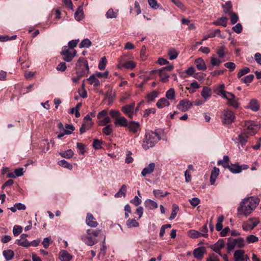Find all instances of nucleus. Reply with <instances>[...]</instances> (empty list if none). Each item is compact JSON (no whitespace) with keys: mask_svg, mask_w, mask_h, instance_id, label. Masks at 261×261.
<instances>
[{"mask_svg":"<svg viewBox=\"0 0 261 261\" xmlns=\"http://www.w3.org/2000/svg\"><path fill=\"white\" fill-rule=\"evenodd\" d=\"M178 54V52L175 49L173 48L169 49L168 52L170 60H173L176 59Z\"/></svg>","mask_w":261,"mask_h":261,"instance_id":"58836bf2","label":"nucleus"},{"mask_svg":"<svg viewBox=\"0 0 261 261\" xmlns=\"http://www.w3.org/2000/svg\"><path fill=\"white\" fill-rule=\"evenodd\" d=\"M59 154L63 158L66 159H70L73 156L74 152L71 149H70L65 151L60 152Z\"/></svg>","mask_w":261,"mask_h":261,"instance_id":"a19ab883","label":"nucleus"},{"mask_svg":"<svg viewBox=\"0 0 261 261\" xmlns=\"http://www.w3.org/2000/svg\"><path fill=\"white\" fill-rule=\"evenodd\" d=\"M126 186L123 185L119 190L115 194L114 196L116 198L125 197L126 196Z\"/></svg>","mask_w":261,"mask_h":261,"instance_id":"f704fd0d","label":"nucleus"},{"mask_svg":"<svg viewBox=\"0 0 261 261\" xmlns=\"http://www.w3.org/2000/svg\"><path fill=\"white\" fill-rule=\"evenodd\" d=\"M92 44L91 41L88 38L83 39L80 43V48H89Z\"/></svg>","mask_w":261,"mask_h":261,"instance_id":"49530a36","label":"nucleus"},{"mask_svg":"<svg viewBox=\"0 0 261 261\" xmlns=\"http://www.w3.org/2000/svg\"><path fill=\"white\" fill-rule=\"evenodd\" d=\"M230 16V22L232 24H234L237 23L239 20L238 15L234 12H232L229 14Z\"/></svg>","mask_w":261,"mask_h":261,"instance_id":"052dcab7","label":"nucleus"},{"mask_svg":"<svg viewBox=\"0 0 261 261\" xmlns=\"http://www.w3.org/2000/svg\"><path fill=\"white\" fill-rule=\"evenodd\" d=\"M84 17V13L83 8L79 7L76 11L74 13V18L77 21L81 20Z\"/></svg>","mask_w":261,"mask_h":261,"instance_id":"e433bc0d","label":"nucleus"},{"mask_svg":"<svg viewBox=\"0 0 261 261\" xmlns=\"http://www.w3.org/2000/svg\"><path fill=\"white\" fill-rule=\"evenodd\" d=\"M216 53L220 58H223L225 56V47L221 46L217 49Z\"/></svg>","mask_w":261,"mask_h":261,"instance_id":"6e6d98bb","label":"nucleus"},{"mask_svg":"<svg viewBox=\"0 0 261 261\" xmlns=\"http://www.w3.org/2000/svg\"><path fill=\"white\" fill-rule=\"evenodd\" d=\"M193 106L192 102L187 99L181 100L177 105V109L182 112H186L190 109Z\"/></svg>","mask_w":261,"mask_h":261,"instance_id":"9b49d317","label":"nucleus"},{"mask_svg":"<svg viewBox=\"0 0 261 261\" xmlns=\"http://www.w3.org/2000/svg\"><path fill=\"white\" fill-rule=\"evenodd\" d=\"M128 127L129 130L134 134L137 133L140 128V125L138 122L136 121H130L128 122Z\"/></svg>","mask_w":261,"mask_h":261,"instance_id":"dca6fc26","label":"nucleus"},{"mask_svg":"<svg viewBox=\"0 0 261 261\" xmlns=\"http://www.w3.org/2000/svg\"><path fill=\"white\" fill-rule=\"evenodd\" d=\"M153 193L154 196L156 197H165L168 194H169V193L168 192H164L163 191L161 190H154L153 191Z\"/></svg>","mask_w":261,"mask_h":261,"instance_id":"603ef678","label":"nucleus"},{"mask_svg":"<svg viewBox=\"0 0 261 261\" xmlns=\"http://www.w3.org/2000/svg\"><path fill=\"white\" fill-rule=\"evenodd\" d=\"M86 224L91 227H96L98 225V223L95 220L93 215L91 213H87L86 218Z\"/></svg>","mask_w":261,"mask_h":261,"instance_id":"2eb2a0df","label":"nucleus"},{"mask_svg":"<svg viewBox=\"0 0 261 261\" xmlns=\"http://www.w3.org/2000/svg\"><path fill=\"white\" fill-rule=\"evenodd\" d=\"M222 7L223 9L224 13L225 14L229 15L233 12L232 11V5L230 1H227L225 4H222Z\"/></svg>","mask_w":261,"mask_h":261,"instance_id":"c85d7f7f","label":"nucleus"},{"mask_svg":"<svg viewBox=\"0 0 261 261\" xmlns=\"http://www.w3.org/2000/svg\"><path fill=\"white\" fill-rule=\"evenodd\" d=\"M148 3L150 7L154 10H156L159 7V4L156 0H148Z\"/></svg>","mask_w":261,"mask_h":261,"instance_id":"338daca9","label":"nucleus"},{"mask_svg":"<svg viewBox=\"0 0 261 261\" xmlns=\"http://www.w3.org/2000/svg\"><path fill=\"white\" fill-rule=\"evenodd\" d=\"M225 85L224 84H219L216 85L214 88V92L217 94L218 96H221L222 98H224L226 97L227 93L229 92L226 91L225 90Z\"/></svg>","mask_w":261,"mask_h":261,"instance_id":"ddd939ff","label":"nucleus"},{"mask_svg":"<svg viewBox=\"0 0 261 261\" xmlns=\"http://www.w3.org/2000/svg\"><path fill=\"white\" fill-rule=\"evenodd\" d=\"M53 243V240H51V237H48L46 238H45L42 242V244L43 246V247L45 249H47L48 248L49 244Z\"/></svg>","mask_w":261,"mask_h":261,"instance_id":"5fc2aeb1","label":"nucleus"},{"mask_svg":"<svg viewBox=\"0 0 261 261\" xmlns=\"http://www.w3.org/2000/svg\"><path fill=\"white\" fill-rule=\"evenodd\" d=\"M166 97L168 100L175 99V92L173 88H170L166 92Z\"/></svg>","mask_w":261,"mask_h":261,"instance_id":"37998d69","label":"nucleus"},{"mask_svg":"<svg viewBox=\"0 0 261 261\" xmlns=\"http://www.w3.org/2000/svg\"><path fill=\"white\" fill-rule=\"evenodd\" d=\"M122 66L127 69H132L135 67L136 64L133 61H129L123 64Z\"/></svg>","mask_w":261,"mask_h":261,"instance_id":"0e129e2a","label":"nucleus"},{"mask_svg":"<svg viewBox=\"0 0 261 261\" xmlns=\"http://www.w3.org/2000/svg\"><path fill=\"white\" fill-rule=\"evenodd\" d=\"M155 164L154 163H150L148 165L144 168L141 172L142 176H145L147 174L152 173L155 169Z\"/></svg>","mask_w":261,"mask_h":261,"instance_id":"f3484780","label":"nucleus"},{"mask_svg":"<svg viewBox=\"0 0 261 261\" xmlns=\"http://www.w3.org/2000/svg\"><path fill=\"white\" fill-rule=\"evenodd\" d=\"M61 55L63 56V60L67 62H69L72 60L73 58L76 54V51L74 50L72 53L70 51V49L67 46L62 47Z\"/></svg>","mask_w":261,"mask_h":261,"instance_id":"6e6552de","label":"nucleus"},{"mask_svg":"<svg viewBox=\"0 0 261 261\" xmlns=\"http://www.w3.org/2000/svg\"><path fill=\"white\" fill-rule=\"evenodd\" d=\"M76 147L79 154H84L86 152V145L83 143L77 142L76 143Z\"/></svg>","mask_w":261,"mask_h":261,"instance_id":"3c124183","label":"nucleus"},{"mask_svg":"<svg viewBox=\"0 0 261 261\" xmlns=\"http://www.w3.org/2000/svg\"><path fill=\"white\" fill-rule=\"evenodd\" d=\"M159 92L157 90H154L148 93L146 96V99L148 102H152L159 96Z\"/></svg>","mask_w":261,"mask_h":261,"instance_id":"7c9ffc66","label":"nucleus"},{"mask_svg":"<svg viewBox=\"0 0 261 261\" xmlns=\"http://www.w3.org/2000/svg\"><path fill=\"white\" fill-rule=\"evenodd\" d=\"M254 77V76L253 74H249L241 79V81L247 85H249V84L253 81Z\"/></svg>","mask_w":261,"mask_h":261,"instance_id":"8fccbe9b","label":"nucleus"},{"mask_svg":"<svg viewBox=\"0 0 261 261\" xmlns=\"http://www.w3.org/2000/svg\"><path fill=\"white\" fill-rule=\"evenodd\" d=\"M159 73L162 82L166 83L168 81L169 75L166 72L164 71V70H162L161 69H159Z\"/></svg>","mask_w":261,"mask_h":261,"instance_id":"79ce46f5","label":"nucleus"},{"mask_svg":"<svg viewBox=\"0 0 261 261\" xmlns=\"http://www.w3.org/2000/svg\"><path fill=\"white\" fill-rule=\"evenodd\" d=\"M116 126L126 127L128 125V120L123 116H120L114 121Z\"/></svg>","mask_w":261,"mask_h":261,"instance_id":"6ab92c4d","label":"nucleus"},{"mask_svg":"<svg viewBox=\"0 0 261 261\" xmlns=\"http://www.w3.org/2000/svg\"><path fill=\"white\" fill-rule=\"evenodd\" d=\"M3 255L7 261H9L14 257V253L13 250L7 249L3 251Z\"/></svg>","mask_w":261,"mask_h":261,"instance_id":"2f4dec72","label":"nucleus"},{"mask_svg":"<svg viewBox=\"0 0 261 261\" xmlns=\"http://www.w3.org/2000/svg\"><path fill=\"white\" fill-rule=\"evenodd\" d=\"M115 96V93L112 89L109 90L106 94L105 97L108 99V105L111 106L113 103L114 97Z\"/></svg>","mask_w":261,"mask_h":261,"instance_id":"a878e982","label":"nucleus"},{"mask_svg":"<svg viewBox=\"0 0 261 261\" xmlns=\"http://www.w3.org/2000/svg\"><path fill=\"white\" fill-rule=\"evenodd\" d=\"M195 64L199 70H205L206 69V64L204 60L201 58H199L195 60Z\"/></svg>","mask_w":261,"mask_h":261,"instance_id":"393cba45","label":"nucleus"},{"mask_svg":"<svg viewBox=\"0 0 261 261\" xmlns=\"http://www.w3.org/2000/svg\"><path fill=\"white\" fill-rule=\"evenodd\" d=\"M126 225L128 228L137 227L139 226V223L135 219H128L126 221Z\"/></svg>","mask_w":261,"mask_h":261,"instance_id":"de8ad7c7","label":"nucleus"},{"mask_svg":"<svg viewBox=\"0 0 261 261\" xmlns=\"http://www.w3.org/2000/svg\"><path fill=\"white\" fill-rule=\"evenodd\" d=\"M225 242L224 239H219L215 244L212 245L210 248L214 251H219L225 247Z\"/></svg>","mask_w":261,"mask_h":261,"instance_id":"a211bd4d","label":"nucleus"},{"mask_svg":"<svg viewBox=\"0 0 261 261\" xmlns=\"http://www.w3.org/2000/svg\"><path fill=\"white\" fill-rule=\"evenodd\" d=\"M242 126L244 132V134L251 136L255 135L259 128L257 122L252 120L245 121L243 123Z\"/></svg>","mask_w":261,"mask_h":261,"instance_id":"423d86ee","label":"nucleus"},{"mask_svg":"<svg viewBox=\"0 0 261 261\" xmlns=\"http://www.w3.org/2000/svg\"><path fill=\"white\" fill-rule=\"evenodd\" d=\"M109 114L110 116L115 120L117 118L121 116V114L119 111L111 110Z\"/></svg>","mask_w":261,"mask_h":261,"instance_id":"69168bd1","label":"nucleus"},{"mask_svg":"<svg viewBox=\"0 0 261 261\" xmlns=\"http://www.w3.org/2000/svg\"><path fill=\"white\" fill-rule=\"evenodd\" d=\"M235 97V95L229 92V93H227L226 97H224V98L227 100V104L229 106L230 103L234 100Z\"/></svg>","mask_w":261,"mask_h":261,"instance_id":"4d7b16f0","label":"nucleus"},{"mask_svg":"<svg viewBox=\"0 0 261 261\" xmlns=\"http://www.w3.org/2000/svg\"><path fill=\"white\" fill-rule=\"evenodd\" d=\"M171 2L175 5L178 8L182 11H185L186 8L184 4L179 0H171Z\"/></svg>","mask_w":261,"mask_h":261,"instance_id":"774afa93","label":"nucleus"},{"mask_svg":"<svg viewBox=\"0 0 261 261\" xmlns=\"http://www.w3.org/2000/svg\"><path fill=\"white\" fill-rule=\"evenodd\" d=\"M75 73L87 76L89 71L87 61L84 58H80L75 64Z\"/></svg>","mask_w":261,"mask_h":261,"instance_id":"39448f33","label":"nucleus"},{"mask_svg":"<svg viewBox=\"0 0 261 261\" xmlns=\"http://www.w3.org/2000/svg\"><path fill=\"white\" fill-rule=\"evenodd\" d=\"M259 222V220L256 218H250L248 221L243 222V229L244 231L251 230L258 224Z\"/></svg>","mask_w":261,"mask_h":261,"instance_id":"1a4fd4ad","label":"nucleus"},{"mask_svg":"<svg viewBox=\"0 0 261 261\" xmlns=\"http://www.w3.org/2000/svg\"><path fill=\"white\" fill-rule=\"evenodd\" d=\"M236 143L240 144L243 147L248 141V137L245 134H241L238 136V138L234 140Z\"/></svg>","mask_w":261,"mask_h":261,"instance_id":"412c9836","label":"nucleus"},{"mask_svg":"<svg viewBox=\"0 0 261 261\" xmlns=\"http://www.w3.org/2000/svg\"><path fill=\"white\" fill-rule=\"evenodd\" d=\"M247 108L251 110L254 112H256L259 109V105L256 99H252L250 100Z\"/></svg>","mask_w":261,"mask_h":261,"instance_id":"5701e85b","label":"nucleus"},{"mask_svg":"<svg viewBox=\"0 0 261 261\" xmlns=\"http://www.w3.org/2000/svg\"><path fill=\"white\" fill-rule=\"evenodd\" d=\"M205 252V248L204 247H199L193 250V254L195 258L201 260L203 257Z\"/></svg>","mask_w":261,"mask_h":261,"instance_id":"4468645a","label":"nucleus"},{"mask_svg":"<svg viewBox=\"0 0 261 261\" xmlns=\"http://www.w3.org/2000/svg\"><path fill=\"white\" fill-rule=\"evenodd\" d=\"M179 210V207L176 204H173L172 205V211L171 214V215L169 217V220H173L176 216H177L178 211Z\"/></svg>","mask_w":261,"mask_h":261,"instance_id":"a18cd8bd","label":"nucleus"},{"mask_svg":"<svg viewBox=\"0 0 261 261\" xmlns=\"http://www.w3.org/2000/svg\"><path fill=\"white\" fill-rule=\"evenodd\" d=\"M239 165V163H236L234 164H231L230 165V167L228 168L229 171L234 174L240 173L242 172V169Z\"/></svg>","mask_w":261,"mask_h":261,"instance_id":"473e14b6","label":"nucleus"},{"mask_svg":"<svg viewBox=\"0 0 261 261\" xmlns=\"http://www.w3.org/2000/svg\"><path fill=\"white\" fill-rule=\"evenodd\" d=\"M201 96L206 100L212 95V90L207 86H204L201 92Z\"/></svg>","mask_w":261,"mask_h":261,"instance_id":"b1692460","label":"nucleus"},{"mask_svg":"<svg viewBox=\"0 0 261 261\" xmlns=\"http://www.w3.org/2000/svg\"><path fill=\"white\" fill-rule=\"evenodd\" d=\"M86 80L89 82V84L93 85L95 87H97L100 85L99 81L96 78L94 74H92Z\"/></svg>","mask_w":261,"mask_h":261,"instance_id":"4c0bfd02","label":"nucleus"},{"mask_svg":"<svg viewBox=\"0 0 261 261\" xmlns=\"http://www.w3.org/2000/svg\"><path fill=\"white\" fill-rule=\"evenodd\" d=\"M246 240L248 244L253 243L258 241V238L255 235L250 234L246 237Z\"/></svg>","mask_w":261,"mask_h":261,"instance_id":"864d4df0","label":"nucleus"},{"mask_svg":"<svg viewBox=\"0 0 261 261\" xmlns=\"http://www.w3.org/2000/svg\"><path fill=\"white\" fill-rule=\"evenodd\" d=\"M227 20L228 19L226 17L223 16L214 21L213 24L215 25H221L223 27H226L227 26Z\"/></svg>","mask_w":261,"mask_h":261,"instance_id":"c756f323","label":"nucleus"},{"mask_svg":"<svg viewBox=\"0 0 261 261\" xmlns=\"http://www.w3.org/2000/svg\"><path fill=\"white\" fill-rule=\"evenodd\" d=\"M22 227L19 225H15L13 228V233L14 236L16 237L22 232Z\"/></svg>","mask_w":261,"mask_h":261,"instance_id":"680f3d73","label":"nucleus"},{"mask_svg":"<svg viewBox=\"0 0 261 261\" xmlns=\"http://www.w3.org/2000/svg\"><path fill=\"white\" fill-rule=\"evenodd\" d=\"M58 164L62 167L65 168L69 170H71L73 168L72 164L67 162L65 160H61L59 161L58 163Z\"/></svg>","mask_w":261,"mask_h":261,"instance_id":"c03bdc74","label":"nucleus"},{"mask_svg":"<svg viewBox=\"0 0 261 261\" xmlns=\"http://www.w3.org/2000/svg\"><path fill=\"white\" fill-rule=\"evenodd\" d=\"M229 157L225 155L223 156L222 160H219L217 162L218 165H222L224 168L228 169L230 167V165L228 164Z\"/></svg>","mask_w":261,"mask_h":261,"instance_id":"c9c22d12","label":"nucleus"},{"mask_svg":"<svg viewBox=\"0 0 261 261\" xmlns=\"http://www.w3.org/2000/svg\"><path fill=\"white\" fill-rule=\"evenodd\" d=\"M250 71V70L248 67H244L240 70L239 72L238 73L237 76L238 78H241L244 75L248 73Z\"/></svg>","mask_w":261,"mask_h":261,"instance_id":"13d9d810","label":"nucleus"},{"mask_svg":"<svg viewBox=\"0 0 261 261\" xmlns=\"http://www.w3.org/2000/svg\"><path fill=\"white\" fill-rule=\"evenodd\" d=\"M234 261H249L248 255L245 254V251L242 249H238L233 252Z\"/></svg>","mask_w":261,"mask_h":261,"instance_id":"9d476101","label":"nucleus"},{"mask_svg":"<svg viewBox=\"0 0 261 261\" xmlns=\"http://www.w3.org/2000/svg\"><path fill=\"white\" fill-rule=\"evenodd\" d=\"M102 132L104 134L107 136L110 135L113 132L111 125H107L105 127L102 128Z\"/></svg>","mask_w":261,"mask_h":261,"instance_id":"e2e57ef3","label":"nucleus"},{"mask_svg":"<svg viewBox=\"0 0 261 261\" xmlns=\"http://www.w3.org/2000/svg\"><path fill=\"white\" fill-rule=\"evenodd\" d=\"M118 10H115V11H114L113 9L111 8L109 9L108 11L106 12V17L108 19L116 18L118 16Z\"/></svg>","mask_w":261,"mask_h":261,"instance_id":"72a5a7b5","label":"nucleus"},{"mask_svg":"<svg viewBox=\"0 0 261 261\" xmlns=\"http://www.w3.org/2000/svg\"><path fill=\"white\" fill-rule=\"evenodd\" d=\"M234 113L229 109H225L222 112L221 118L224 124H231L235 119Z\"/></svg>","mask_w":261,"mask_h":261,"instance_id":"0eeeda50","label":"nucleus"},{"mask_svg":"<svg viewBox=\"0 0 261 261\" xmlns=\"http://www.w3.org/2000/svg\"><path fill=\"white\" fill-rule=\"evenodd\" d=\"M144 206L147 209L149 210H151L157 208L158 206V204L154 200H152L150 199H147L144 201Z\"/></svg>","mask_w":261,"mask_h":261,"instance_id":"4be33fe9","label":"nucleus"},{"mask_svg":"<svg viewBox=\"0 0 261 261\" xmlns=\"http://www.w3.org/2000/svg\"><path fill=\"white\" fill-rule=\"evenodd\" d=\"M30 242L28 241L27 239H25L23 241H21L20 239H17L16 241V244H17L18 245L22 246L25 248L29 247L30 246H31Z\"/></svg>","mask_w":261,"mask_h":261,"instance_id":"09e8293b","label":"nucleus"},{"mask_svg":"<svg viewBox=\"0 0 261 261\" xmlns=\"http://www.w3.org/2000/svg\"><path fill=\"white\" fill-rule=\"evenodd\" d=\"M226 249L228 253L233 251L234 248H242L245 246L244 238L240 237L238 239H232L229 238L226 244Z\"/></svg>","mask_w":261,"mask_h":261,"instance_id":"7ed1b4c3","label":"nucleus"},{"mask_svg":"<svg viewBox=\"0 0 261 261\" xmlns=\"http://www.w3.org/2000/svg\"><path fill=\"white\" fill-rule=\"evenodd\" d=\"M59 255L61 261H70L72 258V255L66 250L61 251Z\"/></svg>","mask_w":261,"mask_h":261,"instance_id":"bb28decb","label":"nucleus"},{"mask_svg":"<svg viewBox=\"0 0 261 261\" xmlns=\"http://www.w3.org/2000/svg\"><path fill=\"white\" fill-rule=\"evenodd\" d=\"M188 236L192 239L199 238L201 237L204 238H207L208 236V234H201V232L194 229L190 230L188 231Z\"/></svg>","mask_w":261,"mask_h":261,"instance_id":"aec40b11","label":"nucleus"},{"mask_svg":"<svg viewBox=\"0 0 261 261\" xmlns=\"http://www.w3.org/2000/svg\"><path fill=\"white\" fill-rule=\"evenodd\" d=\"M135 106V102H133L129 105H126L121 108L122 112L128 118L132 119L134 116V111Z\"/></svg>","mask_w":261,"mask_h":261,"instance_id":"f8f14e48","label":"nucleus"},{"mask_svg":"<svg viewBox=\"0 0 261 261\" xmlns=\"http://www.w3.org/2000/svg\"><path fill=\"white\" fill-rule=\"evenodd\" d=\"M102 142L98 139H94L92 146L95 150H98L102 148L101 146Z\"/></svg>","mask_w":261,"mask_h":261,"instance_id":"bf43d9fd","label":"nucleus"},{"mask_svg":"<svg viewBox=\"0 0 261 261\" xmlns=\"http://www.w3.org/2000/svg\"><path fill=\"white\" fill-rule=\"evenodd\" d=\"M169 101L164 97L159 99L156 103V106L159 109H162L164 107L169 106Z\"/></svg>","mask_w":261,"mask_h":261,"instance_id":"cd10ccee","label":"nucleus"},{"mask_svg":"<svg viewBox=\"0 0 261 261\" xmlns=\"http://www.w3.org/2000/svg\"><path fill=\"white\" fill-rule=\"evenodd\" d=\"M93 124V122L89 123L85 122L80 128V134H83L85 133L87 130L89 129L92 127Z\"/></svg>","mask_w":261,"mask_h":261,"instance_id":"ea45409f","label":"nucleus"},{"mask_svg":"<svg viewBox=\"0 0 261 261\" xmlns=\"http://www.w3.org/2000/svg\"><path fill=\"white\" fill-rule=\"evenodd\" d=\"M160 139L161 137L157 133L147 130L142 143V147L145 149L152 147Z\"/></svg>","mask_w":261,"mask_h":261,"instance_id":"f03ea898","label":"nucleus"},{"mask_svg":"<svg viewBox=\"0 0 261 261\" xmlns=\"http://www.w3.org/2000/svg\"><path fill=\"white\" fill-rule=\"evenodd\" d=\"M100 232V230H93L88 229L87 231V235L83 236L81 238L82 240L87 245L93 246L97 243V240L96 238Z\"/></svg>","mask_w":261,"mask_h":261,"instance_id":"20e7f679","label":"nucleus"},{"mask_svg":"<svg viewBox=\"0 0 261 261\" xmlns=\"http://www.w3.org/2000/svg\"><path fill=\"white\" fill-rule=\"evenodd\" d=\"M259 202V199L255 197L251 196L244 198L238 208V215L247 216L255 208Z\"/></svg>","mask_w":261,"mask_h":261,"instance_id":"f257e3e1","label":"nucleus"}]
</instances>
